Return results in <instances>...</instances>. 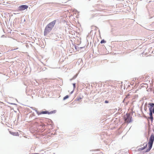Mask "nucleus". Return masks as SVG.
I'll return each instance as SVG.
<instances>
[{
  "mask_svg": "<svg viewBox=\"0 0 154 154\" xmlns=\"http://www.w3.org/2000/svg\"><path fill=\"white\" fill-rule=\"evenodd\" d=\"M147 106L149 108V117L148 118L150 119L152 122L153 120V111H152V107L154 106V103H148Z\"/></svg>",
  "mask_w": 154,
  "mask_h": 154,
  "instance_id": "2",
  "label": "nucleus"
},
{
  "mask_svg": "<svg viewBox=\"0 0 154 154\" xmlns=\"http://www.w3.org/2000/svg\"><path fill=\"white\" fill-rule=\"evenodd\" d=\"M132 117L129 114L127 113L124 117L125 121V122L129 123L132 122Z\"/></svg>",
  "mask_w": 154,
  "mask_h": 154,
  "instance_id": "5",
  "label": "nucleus"
},
{
  "mask_svg": "<svg viewBox=\"0 0 154 154\" xmlns=\"http://www.w3.org/2000/svg\"><path fill=\"white\" fill-rule=\"evenodd\" d=\"M81 99V98H78V99H77V100H79L80 99Z\"/></svg>",
  "mask_w": 154,
  "mask_h": 154,
  "instance_id": "16",
  "label": "nucleus"
},
{
  "mask_svg": "<svg viewBox=\"0 0 154 154\" xmlns=\"http://www.w3.org/2000/svg\"><path fill=\"white\" fill-rule=\"evenodd\" d=\"M75 48L76 49V47H75Z\"/></svg>",
  "mask_w": 154,
  "mask_h": 154,
  "instance_id": "19",
  "label": "nucleus"
},
{
  "mask_svg": "<svg viewBox=\"0 0 154 154\" xmlns=\"http://www.w3.org/2000/svg\"><path fill=\"white\" fill-rule=\"evenodd\" d=\"M154 141V135L153 134H151L149 138V141L148 142V148L145 151V152H148L151 149Z\"/></svg>",
  "mask_w": 154,
  "mask_h": 154,
  "instance_id": "3",
  "label": "nucleus"
},
{
  "mask_svg": "<svg viewBox=\"0 0 154 154\" xmlns=\"http://www.w3.org/2000/svg\"><path fill=\"white\" fill-rule=\"evenodd\" d=\"M73 91H72L71 92L70 94H72L73 93Z\"/></svg>",
  "mask_w": 154,
  "mask_h": 154,
  "instance_id": "18",
  "label": "nucleus"
},
{
  "mask_svg": "<svg viewBox=\"0 0 154 154\" xmlns=\"http://www.w3.org/2000/svg\"><path fill=\"white\" fill-rule=\"evenodd\" d=\"M77 76V75H75L73 77V78H74V79H75Z\"/></svg>",
  "mask_w": 154,
  "mask_h": 154,
  "instance_id": "14",
  "label": "nucleus"
},
{
  "mask_svg": "<svg viewBox=\"0 0 154 154\" xmlns=\"http://www.w3.org/2000/svg\"><path fill=\"white\" fill-rule=\"evenodd\" d=\"M106 42V41H105L104 39H103V40H101L100 42V43L101 44L105 43Z\"/></svg>",
  "mask_w": 154,
  "mask_h": 154,
  "instance_id": "10",
  "label": "nucleus"
},
{
  "mask_svg": "<svg viewBox=\"0 0 154 154\" xmlns=\"http://www.w3.org/2000/svg\"><path fill=\"white\" fill-rule=\"evenodd\" d=\"M31 108H32V109L35 110V111L36 112V113L38 115H39L41 114H51L53 113V111H51L50 112H49L48 111H42L40 112H39L37 109H36L35 108H34L33 107H31Z\"/></svg>",
  "mask_w": 154,
  "mask_h": 154,
  "instance_id": "4",
  "label": "nucleus"
},
{
  "mask_svg": "<svg viewBox=\"0 0 154 154\" xmlns=\"http://www.w3.org/2000/svg\"><path fill=\"white\" fill-rule=\"evenodd\" d=\"M5 37V36L4 35H2V36H1V37L2 38H3V37Z\"/></svg>",
  "mask_w": 154,
  "mask_h": 154,
  "instance_id": "17",
  "label": "nucleus"
},
{
  "mask_svg": "<svg viewBox=\"0 0 154 154\" xmlns=\"http://www.w3.org/2000/svg\"><path fill=\"white\" fill-rule=\"evenodd\" d=\"M73 89H75V84L73 83Z\"/></svg>",
  "mask_w": 154,
  "mask_h": 154,
  "instance_id": "11",
  "label": "nucleus"
},
{
  "mask_svg": "<svg viewBox=\"0 0 154 154\" xmlns=\"http://www.w3.org/2000/svg\"><path fill=\"white\" fill-rule=\"evenodd\" d=\"M147 104V103H145V105L146 104Z\"/></svg>",
  "mask_w": 154,
  "mask_h": 154,
  "instance_id": "20",
  "label": "nucleus"
},
{
  "mask_svg": "<svg viewBox=\"0 0 154 154\" xmlns=\"http://www.w3.org/2000/svg\"><path fill=\"white\" fill-rule=\"evenodd\" d=\"M147 146V144H146L143 147L141 148H140L138 150H142L144 149H145L146 147Z\"/></svg>",
  "mask_w": 154,
  "mask_h": 154,
  "instance_id": "8",
  "label": "nucleus"
},
{
  "mask_svg": "<svg viewBox=\"0 0 154 154\" xmlns=\"http://www.w3.org/2000/svg\"><path fill=\"white\" fill-rule=\"evenodd\" d=\"M109 103V101L107 100H106L105 101V103Z\"/></svg>",
  "mask_w": 154,
  "mask_h": 154,
  "instance_id": "12",
  "label": "nucleus"
},
{
  "mask_svg": "<svg viewBox=\"0 0 154 154\" xmlns=\"http://www.w3.org/2000/svg\"><path fill=\"white\" fill-rule=\"evenodd\" d=\"M28 8V6L26 5H23L19 7L18 10L20 11H22L27 9Z\"/></svg>",
  "mask_w": 154,
  "mask_h": 154,
  "instance_id": "6",
  "label": "nucleus"
},
{
  "mask_svg": "<svg viewBox=\"0 0 154 154\" xmlns=\"http://www.w3.org/2000/svg\"><path fill=\"white\" fill-rule=\"evenodd\" d=\"M56 22V20H55L47 25L45 28L44 32V34L45 35H47L51 30Z\"/></svg>",
  "mask_w": 154,
  "mask_h": 154,
  "instance_id": "1",
  "label": "nucleus"
},
{
  "mask_svg": "<svg viewBox=\"0 0 154 154\" xmlns=\"http://www.w3.org/2000/svg\"><path fill=\"white\" fill-rule=\"evenodd\" d=\"M152 111H153V114H154V106L153 107H152Z\"/></svg>",
  "mask_w": 154,
  "mask_h": 154,
  "instance_id": "13",
  "label": "nucleus"
},
{
  "mask_svg": "<svg viewBox=\"0 0 154 154\" xmlns=\"http://www.w3.org/2000/svg\"><path fill=\"white\" fill-rule=\"evenodd\" d=\"M10 133L11 134L13 135L14 136H17L18 135V133H16V132H10Z\"/></svg>",
  "mask_w": 154,
  "mask_h": 154,
  "instance_id": "7",
  "label": "nucleus"
},
{
  "mask_svg": "<svg viewBox=\"0 0 154 154\" xmlns=\"http://www.w3.org/2000/svg\"><path fill=\"white\" fill-rule=\"evenodd\" d=\"M74 79V78H72L71 79H70V81H71L72 80H73Z\"/></svg>",
  "mask_w": 154,
  "mask_h": 154,
  "instance_id": "15",
  "label": "nucleus"
},
{
  "mask_svg": "<svg viewBox=\"0 0 154 154\" xmlns=\"http://www.w3.org/2000/svg\"><path fill=\"white\" fill-rule=\"evenodd\" d=\"M69 97V96L68 95H67L65 96L63 99V100H65L66 99H68Z\"/></svg>",
  "mask_w": 154,
  "mask_h": 154,
  "instance_id": "9",
  "label": "nucleus"
}]
</instances>
